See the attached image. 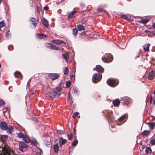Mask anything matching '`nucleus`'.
Masks as SVG:
<instances>
[{"instance_id": "obj_2", "label": "nucleus", "mask_w": 155, "mask_h": 155, "mask_svg": "<svg viewBox=\"0 0 155 155\" xmlns=\"http://www.w3.org/2000/svg\"><path fill=\"white\" fill-rule=\"evenodd\" d=\"M102 78V75L101 74H95L93 75L92 81L94 83H96L100 81Z\"/></svg>"}, {"instance_id": "obj_42", "label": "nucleus", "mask_w": 155, "mask_h": 155, "mask_svg": "<svg viewBox=\"0 0 155 155\" xmlns=\"http://www.w3.org/2000/svg\"><path fill=\"white\" fill-rule=\"evenodd\" d=\"M5 25V24L4 23V22L2 21L1 22H0V28H1L2 27L4 26Z\"/></svg>"}, {"instance_id": "obj_50", "label": "nucleus", "mask_w": 155, "mask_h": 155, "mask_svg": "<svg viewBox=\"0 0 155 155\" xmlns=\"http://www.w3.org/2000/svg\"><path fill=\"white\" fill-rule=\"evenodd\" d=\"M61 133V131L60 130H58L57 131V133L58 134H60Z\"/></svg>"}, {"instance_id": "obj_40", "label": "nucleus", "mask_w": 155, "mask_h": 155, "mask_svg": "<svg viewBox=\"0 0 155 155\" xmlns=\"http://www.w3.org/2000/svg\"><path fill=\"white\" fill-rule=\"evenodd\" d=\"M71 84V81H68L66 83V86L67 87H70Z\"/></svg>"}, {"instance_id": "obj_17", "label": "nucleus", "mask_w": 155, "mask_h": 155, "mask_svg": "<svg viewBox=\"0 0 155 155\" xmlns=\"http://www.w3.org/2000/svg\"><path fill=\"white\" fill-rule=\"evenodd\" d=\"M23 139L27 143H29L31 142L30 138L25 135L23 137Z\"/></svg>"}, {"instance_id": "obj_8", "label": "nucleus", "mask_w": 155, "mask_h": 155, "mask_svg": "<svg viewBox=\"0 0 155 155\" xmlns=\"http://www.w3.org/2000/svg\"><path fill=\"white\" fill-rule=\"evenodd\" d=\"M67 141L66 139H64L62 137H60L59 139V143L60 147H62L63 145L65 144Z\"/></svg>"}, {"instance_id": "obj_20", "label": "nucleus", "mask_w": 155, "mask_h": 155, "mask_svg": "<svg viewBox=\"0 0 155 155\" xmlns=\"http://www.w3.org/2000/svg\"><path fill=\"white\" fill-rule=\"evenodd\" d=\"M113 104L114 106H118L120 103V101L119 100L116 99L114 100L113 102Z\"/></svg>"}, {"instance_id": "obj_38", "label": "nucleus", "mask_w": 155, "mask_h": 155, "mask_svg": "<svg viewBox=\"0 0 155 155\" xmlns=\"http://www.w3.org/2000/svg\"><path fill=\"white\" fill-rule=\"evenodd\" d=\"M5 35L6 36V37L7 38H8L9 37H10L11 35L10 34L9 30H8L7 31Z\"/></svg>"}, {"instance_id": "obj_55", "label": "nucleus", "mask_w": 155, "mask_h": 155, "mask_svg": "<svg viewBox=\"0 0 155 155\" xmlns=\"http://www.w3.org/2000/svg\"><path fill=\"white\" fill-rule=\"evenodd\" d=\"M144 31L145 32H147L148 31L147 30H146Z\"/></svg>"}, {"instance_id": "obj_23", "label": "nucleus", "mask_w": 155, "mask_h": 155, "mask_svg": "<svg viewBox=\"0 0 155 155\" xmlns=\"http://www.w3.org/2000/svg\"><path fill=\"white\" fill-rule=\"evenodd\" d=\"M149 20L147 19H143L140 21V22L141 23L145 25L146 23L148 22Z\"/></svg>"}, {"instance_id": "obj_58", "label": "nucleus", "mask_w": 155, "mask_h": 155, "mask_svg": "<svg viewBox=\"0 0 155 155\" xmlns=\"http://www.w3.org/2000/svg\"><path fill=\"white\" fill-rule=\"evenodd\" d=\"M137 57H139V56H137Z\"/></svg>"}, {"instance_id": "obj_10", "label": "nucleus", "mask_w": 155, "mask_h": 155, "mask_svg": "<svg viewBox=\"0 0 155 155\" xmlns=\"http://www.w3.org/2000/svg\"><path fill=\"white\" fill-rule=\"evenodd\" d=\"M155 71L153 70H152L149 73L148 78L150 80H153L155 76Z\"/></svg>"}, {"instance_id": "obj_14", "label": "nucleus", "mask_w": 155, "mask_h": 155, "mask_svg": "<svg viewBox=\"0 0 155 155\" xmlns=\"http://www.w3.org/2000/svg\"><path fill=\"white\" fill-rule=\"evenodd\" d=\"M41 21L42 24L45 27H47L48 26V21L45 18L41 19Z\"/></svg>"}, {"instance_id": "obj_54", "label": "nucleus", "mask_w": 155, "mask_h": 155, "mask_svg": "<svg viewBox=\"0 0 155 155\" xmlns=\"http://www.w3.org/2000/svg\"><path fill=\"white\" fill-rule=\"evenodd\" d=\"M74 91L76 92L77 91V90L76 89H74Z\"/></svg>"}, {"instance_id": "obj_31", "label": "nucleus", "mask_w": 155, "mask_h": 155, "mask_svg": "<svg viewBox=\"0 0 155 155\" xmlns=\"http://www.w3.org/2000/svg\"><path fill=\"white\" fill-rule=\"evenodd\" d=\"M64 74H68L69 72L68 68V67H65L64 68L63 70Z\"/></svg>"}, {"instance_id": "obj_12", "label": "nucleus", "mask_w": 155, "mask_h": 155, "mask_svg": "<svg viewBox=\"0 0 155 155\" xmlns=\"http://www.w3.org/2000/svg\"><path fill=\"white\" fill-rule=\"evenodd\" d=\"M14 128L11 125L8 126L7 128H6V130L8 134H11L13 131Z\"/></svg>"}, {"instance_id": "obj_29", "label": "nucleus", "mask_w": 155, "mask_h": 155, "mask_svg": "<svg viewBox=\"0 0 155 155\" xmlns=\"http://www.w3.org/2000/svg\"><path fill=\"white\" fill-rule=\"evenodd\" d=\"M127 116V114H125L123 115H122V116L120 117L119 118V121L121 122Z\"/></svg>"}, {"instance_id": "obj_56", "label": "nucleus", "mask_w": 155, "mask_h": 155, "mask_svg": "<svg viewBox=\"0 0 155 155\" xmlns=\"http://www.w3.org/2000/svg\"><path fill=\"white\" fill-rule=\"evenodd\" d=\"M35 120H37V119L36 118H35Z\"/></svg>"}, {"instance_id": "obj_22", "label": "nucleus", "mask_w": 155, "mask_h": 155, "mask_svg": "<svg viewBox=\"0 0 155 155\" xmlns=\"http://www.w3.org/2000/svg\"><path fill=\"white\" fill-rule=\"evenodd\" d=\"M7 138V136L6 135H3L0 137V139L3 142L6 140Z\"/></svg>"}, {"instance_id": "obj_41", "label": "nucleus", "mask_w": 155, "mask_h": 155, "mask_svg": "<svg viewBox=\"0 0 155 155\" xmlns=\"http://www.w3.org/2000/svg\"><path fill=\"white\" fill-rule=\"evenodd\" d=\"M150 143H151L152 145H155V138L152 140L150 141Z\"/></svg>"}, {"instance_id": "obj_16", "label": "nucleus", "mask_w": 155, "mask_h": 155, "mask_svg": "<svg viewBox=\"0 0 155 155\" xmlns=\"http://www.w3.org/2000/svg\"><path fill=\"white\" fill-rule=\"evenodd\" d=\"M37 38L38 39H42L46 37V35L45 34H42L38 33L36 35Z\"/></svg>"}, {"instance_id": "obj_52", "label": "nucleus", "mask_w": 155, "mask_h": 155, "mask_svg": "<svg viewBox=\"0 0 155 155\" xmlns=\"http://www.w3.org/2000/svg\"><path fill=\"white\" fill-rule=\"evenodd\" d=\"M76 116H75V113L73 115L72 117L73 118H75L76 117Z\"/></svg>"}, {"instance_id": "obj_9", "label": "nucleus", "mask_w": 155, "mask_h": 155, "mask_svg": "<svg viewBox=\"0 0 155 155\" xmlns=\"http://www.w3.org/2000/svg\"><path fill=\"white\" fill-rule=\"evenodd\" d=\"M8 127L7 123L5 122L1 121L0 123V128L3 130H5Z\"/></svg>"}, {"instance_id": "obj_48", "label": "nucleus", "mask_w": 155, "mask_h": 155, "mask_svg": "<svg viewBox=\"0 0 155 155\" xmlns=\"http://www.w3.org/2000/svg\"><path fill=\"white\" fill-rule=\"evenodd\" d=\"M49 9V8L48 6H45L44 7V9L45 10H48Z\"/></svg>"}, {"instance_id": "obj_57", "label": "nucleus", "mask_w": 155, "mask_h": 155, "mask_svg": "<svg viewBox=\"0 0 155 155\" xmlns=\"http://www.w3.org/2000/svg\"><path fill=\"white\" fill-rule=\"evenodd\" d=\"M154 95H155V91L154 92Z\"/></svg>"}, {"instance_id": "obj_32", "label": "nucleus", "mask_w": 155, "mask_h": 155, "mask_svg": "<svg viewBox=\"0 0 155 155\" xmlns=\"http://www.w3.org/2000/svg\"><path fill=\"white\" fill-rule=\"evenodd\" d=\"M79 31H81L84 29V27L81 25H79L78 26Z\"/></svg>"}, {"instance_id": "obj_11", "label": "nucleus", "mask_w": 155, "mask_h": 155, "mask_svg": "<svg viewBox=\"0 0 155 155\" xmlns=\"http://www.w3.org/2000/svg\"><path fill=\"white\" fill-rule=\"evenodd\" d=\"M95 70L99 72L102 73L104 71V68L100 65H97L95 68Z\"/></svg>"}, {"instance_id": "obj_6", "label": "nucleus", "mask_w": 155, "mask_h": 155, "mask_svg": "<svg viewBox=\"0 0 155 155\" xmlns=\"http://www.w3.org/2000/svg\"><path fill=\"white\" fill-rule=\"evenodd\" d=\"M46 46L51 49L55 50L58 51L60 50V48H59L57 47L51 43H46Z\"/></svg>"}, {"instance_id": "obj_49", "label": "nucleus", "mask_w": 155, "mask_h": 155, "mask_svg": "<svg viewBox=\"0 0 155 155\" xmlns=\"http://www.w3.org/2000/svg\"><path fill=\"white\" fill-rule=\"evenodd\" d=\"M79 113L77 112H76L75 113V116H77V117H78L79 118H80V116H78V115H79Z\"/></svg>"}, {"instance_id": "obj_27", "label": "nucleus", "mask_w": 155, "mask_h": 155, "mask_svg": "<svg viewBox=\"0 0 155 155\" xmlns=\"http://www.w3.org/2000/svg\"><path fill=\"white\" fill-rule=\"evenodd\" d=\"M62 56L64 59L67 62H68L69 60L68 56L66 54H63Z\"/></svg>"}, {"instance_id": "obj_19", "label": "nucleus", "mask_w": 155, "mask_h": 155, "mask_svg": "<svg viewBox=\"0 0 155 155\" xmlns=\"http://www.w3.org/2000/svg\"><path fill=\"white\" fill-rule=\"evenodd\" d=\"M54 152L55 153H57L59 151V146L58 144L57 143L54 146Z\"/></svg>"}, {"instance_id": "obj_13", "label": "nucleus", "mask_w": 155, "mask_h": 155, "mask_svg": "<svg viewBox=\"0 0 155 155\" xmlns=\"http://www.w3.org/2000/svg\"><path fill=\"white\" fill-rule=\"evenodd\" d=\"M52 41L55 44L59 45L62 44L63 45L65 46L66 45V44L65 42H64L63 41L61 40H53Z\"/></svg>"}, {"instance_id": "obj_1", "label": "nucleus", "mask_w": 155, "mask_h": 155, "mask_svg": "<svg viewBox=\"0 0 155 155\" xmlns=\"http://www.w3.org/2000/svg\"><path fill=\"white\" fill-rule=\"evenodd\" d=\"M61 87H58L54 90L52 92L48 93L45 94L46 97L53 99L56 97H58L61 94Z\"/></svg>"}, {"instance_id": "obj_35", "label": "nucleus", "mask_w": 155, "mask_h": 155, "mask_svg": "<svg viewBox=\"0 0 155 155\" xmlns=\"http://www.w3.org/2000/svg\"><path fill=\"white\" fill-rule=\"evenodd\" d=\"M78 143V140H76L74 141L72 143V145L73 147L76 146Z\"/></svg>"}, {"instance_id": "obj_33", "label": "nucleus", "mask_w": 155, "mask_h": 155, "mask_svg": "<svg viewBox=\"0 0 155 155\" xmlns=\"http://www.w3.org/2000/svg\"><path fill=\"white\" fill-rule=\"evenodd\" d=\"M31 142L35 145H36L38 143L36 140L35 139L32 140Z\"/></svg>"}, {"instance_id": "obj_4", "label": "nucleus", "mask_w": 155, "mask_h": 155, "mask_svg": "<svg viewBox=\"0 0 155 155\" xmlns=\"http://www.w3.org/2000/svg\"><path fill=\"white\" fill-rule=\"evenodd\" d=\"M48 76L51 80H54L58 79L60 75L58 74L52 73L48 74Z\"/></svg>"}, {"instance_id": "obj_24", "label": "nucleus", "mask_w": 155, "mask_h": 155, "mask_svg": "<svg viewBox=\"0 0 155 155\" xmlns=\"http://www.w3.org/2000/svg\"><path fill=\"white\" fill-rule=\"evenodd\" d=\"M148 125L150 128V129L152 130L154 129L155 126V123H148Z\"/></svg>"}, {"instance_id": "obj_53", "label": "nucleus", "mask_w": 155, "mask_h": 155, "mask_svg": "<svg viewBox=\"0 0 155 155\" xmlns=\"http://www.w3.org/2000/svg\"><path fill=\"white\" fill-rule=\"evenodd\" d=\"M31 80V79H30L29 81H28V83H27V84H28L29 83V82H30V81Z\"/></svg>"}, {"instance_id": "obj_47", "label": "nucleus", "mask_w": 155, "mask_h": 155, "mask_svg": "<svg viewBox=\"0 0 155 155\" xmlns=\"http://www.w3.org/2000/svg\"><path fill=\"white\" fill-rule=\"evenodd\" d=\"M103 9L102 8H98L97 9V11L99 12H102L103 11Z\"/></svg>"}, {"instance_id": "obj_5", "label": "nucleus", "mask_w": 155, "mask_h": 155, "mask_svg": "<svg viewBox=\"0 0 155 155\" xmlns=\"http://www.w3.org/2000/svg\"><path fill=\"white\" fill-rule=\"evenodd\" d=\"M109 57H107L102 58V61L104 62H107L108 63L111 62L113 60L112 55L111 54H109Z\"/></svg>"}, {"instance_id": "obj_44", "label": "nucleus", "mask_w": 155, "mask_h": 155, "mask_svg": "<svg viewBox=\"0 0 155 155\" xmlns=\"http://www.w3.org/2000/svg\"><path fill=\"white\" fill-rule=\"evenodd\" d=\"M36 152L38 153V155H41V150L39 149H37L36 150Z\"/></svg>"}, {"instance_id": "obj_51", "label": "nucleus", "mask_w": 155, "mask_h": 155, "mask_svg": "<svg viewBox=\"0 0 155 155\" xmlns=\"http://www.w3.org/2000/svg\"><path fill=\"white\" fill-rule=\"evenodd\" d=\"M152 26L155 29V23L153 24V25H152Z\"/></svg>"}, {"instance_id": "obj_37", "label": "nucleus", "mask_w": 155, "mask_h": 155, "mask_svg": "<svg viewBox=\"0 0 155 155\" xmlns=\"http://www.w3.org/2000/svg\"><path fill=\"white\" fill-rule=\"evenodd\" d=\"M24 136L25 135L21 133H19L18 134V137L20 138H23Z\"/></svg>"}, {"instance_id": "obj_3", "label": "nucleus", "mask_w": 155, "mask_h": 155, "mask_svg": "<svg viewBox=\"0 0 155 155\" xmlns=\"http://www.w3.org/2000/svg\"><path fill=\"white\" fill-rule=\"evenodd\" d=\"M28 146L23 142H19L18 145L19 149L22 152L25 151L27 149Z\"/></svg>"}, {"instance_id": "obj_7", "label": "nucleus", "mask_w": 155, "mask_h": 155, "mask_svg": "<svg viewBox=\"0 0 155 155\" xmlns=\"http://www.w3.org/2000/svg\"><path fill=\"white\" fill-rule=\"evenodd\" d=\"M107 83L110 86L113 87H115L117 85L116 84L115 81L113 79L108 80Z\"/></svg>"}, {"instance_id": "obj_21", "label": "nucleus", "mask_w": 155, "mask_h": 155, "mask_svg": "<svg viewBox=\"0 0 155 155\" xmlns=\"http://www.w3.org/2000/svg\"><path fill=\"white\" fill-rule=\"evenodd\" d=\"M31 21L32 24L34 26V28H35L37 26V24L36 22V19L34 18H32L31 19Z\"/></svg>"}, {"instance_id": "obj_28", "label": "nucleus", "mask_w": 155, "mask_h": 155, "mask_svg": "<svg viewBox=\"0 0 155 155\" xmlns=\"http://www.w3.org/2000/svg\"><path fill=\"white\" fill-rule=\"evenodd\" d=\"M76 13V12L75 11H72L69 15L68 17L69 19L71 18H73L74 15Z\"/></svg>"}, {"instance_id": "obj_18", "label": "nucleus", "mask_w": 155, "mask_h": 155, "mask_svg": "<svg viewBox=\"0 0 155 155\" xmlns=\"http://www.w3.org/2000/svg\"><path fill=\"white\" fill-rule=\"evenodd\" d=\"M150 45V44H145L144 46H143V50L145 51H149V48Z\"/></svg>"}, {"instance_id": "obj_39", "label": "nucleus", "mask_w": 155, "mask_h": 155, "mask_svg": "<svg viewBox=\"0 0 155 155\" xmlns=\"http://www.w3.org/2000/svg\"><path fill=\"white\" fill-rule=\"evenodd\" d=\"M44 143L46 145H49L50 144V142L47 140H44Z\"/></svg>"}, {"instance_id": "obj_36", "label": "nucleus", "mask_w": 155, "mask_h": 155, "mask_svg": "<svg viewBox=\"0 0 155 155\" xmlns=\"http://www.w3.org/2000/svg\"><path fill=\"white\" fill-rule=\"evenodd\" d=\"M68 138L69 140H71L73 137V135L72 134H68L67 135Z\"/></svg>"}, {"instance_id": "obj_34", "label": "nucleus", "mask_w": 155, "mask_h": 155, "mask_svg": "<svg viewBox=\"0 0 155 155\" xmlns=\"http://www.w3.org/2000/svg\"><path fill=\"white\" fill-rule=\"evenodd\" d=\"M77 32L78 30L77 28H74L73 29V33L74 35L75 36H76V35H77Z\"/></svg>"}, {"instance_id": "obj_46", "label": "nucleus", "mask_w": 155, "mask_h": 155, "mask_svg": "<svg viewBox=\"0 0 155 155\" xmlns=\"http://www.w3.org/2000/svg\"><path fill=\"white\" fill-rule=\"evenodd\" d=\"M41 7H39L38 6H37V10L38 13L39 12L41 11Z\"/></svg>"}, {"instance_id": "obj_43", "label": "nucleus", "mask_w": 155, "mask_h": 155, "mask_svg": "<svg viewBox=\"0 0 155 155\" xmlns=\"http://www.w3.org/2000/svg\"><path fill=\"white\" fill-rule=\"evenodd\" d=\"M5 104V103L4 101L1 100H0V105L3 106Z\"/></svg>"}, {"instance_id": "obj_45", "label": "nucleus", "mask_w": 155, "mask_h": 155, "mask_svg": "<svg viewBox=\"0 0 155 155\" xmlns=\"http://www.w3.org/2000/svg\"><path fill=\"white\" fill-rule=\"evenodd\" d=\"M121 17L122 18H123L124 19L127 20V15H122L121 16Z\"/></svg>"}, {"instance_id": "obj_26", "label": "nucleus", "mask_w": 155, "mask_h": 155, "mask_svg": "<svg viewBox=\"0 0 155 155\" xmlns=\"http://www.w3.org/2000/svg\"><path fill=\"white\" fill-rule=\"evenodd\" d=\"M150 133V131L147 130H144L142 133V134L143 136H144L149 134Z\"/></svg>"}, {"instance_id": "obj_30", "label": "nucleus", "mask_w": 155, "mask_h": 155, "mask_svg": "<svg viewBox=\"0 0 155 155\" xmlns=\"http://www.w3.org/2000/svg\"><path fill=\"white\" fill-rule=\"evenodd\" d=\"M106 112L107 111V112H105L106 114V116L107 117H109L111 115L112 113V111L110 110H107V111H105Z\"/></svg>"}, {"instance_id": "obj_15", "label": "nucleus", "mask_w": 155, "mask_h": 155, "mask_svg": "<svg viewBox=\"0 0 155 155\" xmlns=\"http://www.w3.org/2000/svg\"><path fill=\"white\" fill-rule=\"evenodd\" d=\"M14 74L16 78H19L21 79H22V76L20 72L18 71H16L14 73Z\"/></svg>"}, {"instance_id": "obj_25", "label": "nucleus", "mask_w": 155, "mask_h": 155, "mask_svg": "<svg viewBox=\"0 0 155 155\" xmlns=\"http://www.w3.org/2000/svg\"><path fill=\"white\" fill-rule=\"evenodd\" d=\"M146 153L147 154H148L150 153H151V150L150 148L148 147H147L145 150Z\"/></svg>"}]
</instances>
